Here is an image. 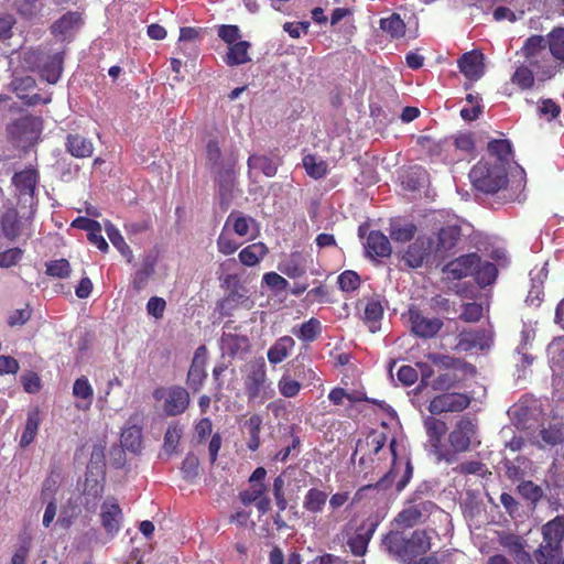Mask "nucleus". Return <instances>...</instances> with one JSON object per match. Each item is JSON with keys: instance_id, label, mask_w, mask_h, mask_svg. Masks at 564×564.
<instances>
[{"instance_id": "nucleus-1", "label": "nucleus", "mask_w": 564, "mask_h": 564, "mask_svg": "<svg viewBox=\"0 0 564 564\" xmlns=\"http://www.w3.org/2000/svg\"><path fill=\"white\" fill-rule=\"evenodd\" d=\"M478 432V422L470 415L460 416L448 433L447 441L449 446L444 448L441 454V462L453 464L458 455L468 452L473 444L478 445L476 441Z\"/></svg>"}, {"instance_id": "nucleus-2", "label": "nucleus", "mask_w": 564, "mask_h": 564, "mask_svg": "<svg viewBox=\"0 0 564 564\" xmlns=\"http://www.w3.org/2000/svg\"><path fill=\"white\" fill-rule=\"evenodd\" d=\"M473 186L485 194H496L508 185V171L502 163L479 161L469 172Z\"/></svg>"}, {"instance_id": "nucleus-3", "label": "nucleus", "mask_w": 564, "mask_h": 564, "mask_svg": "<svg viewBox=\"0 0 564 564\" xmlns=\"http://www.w3.org/2000/svg\"><path fill=\"white\" fill-rule=\"evenodd\" d=\"M221 288L227 295L217 303V308L224 316H230L232 311L249 302L248 289L242 284L238 274L230 273L219 278Z\"/></svg>"}, {"instance_id": "nucleus-4", "label": "nucleus", "mask_w": 564, "mask_h": 564, "mask_svg": "<svg viewBox=\"0 0 564 564\" xmlns=\"http://www.w3.org/2000/svg\"><path fill=\"white\" fill-rule=\"evenodd\" d=\"M153 398L162 401V410L167 416L183 414L189 406L188 391L181 386L159 387L153 391Z\"/></svg>"}, {"instance_id": "nucleus-5", "label": "nucleus", "mask_w": 564, "mask_h": 564, "mask_svg": "<svg viewBox=\"0 0 564 564\" xmlns=\"http://www.w3.org/2000/svg\"><path fill=\"white\" fill-rule=\"evenodd\" d=\"M41 132V121L33 116H23L7 127L9 139L18 147H26L36 141Z\"/></svg>"}, {"instance_id": "nucleus-6", "label": "nucleus", "mask_w": 564, "mask_h": 564, "mask_svg": "<svg viewBox=\"0 0 564 564\" xmlns=\"http://www.w3.org/2000/svg\"><path fill=\"white\" fill-rule=\"evenodd\" d=\"M473 397L467 393L445 391L435 395L429 403L427 410L433 415L442 413L463 412L471 403Z\"/></svg>"}, {"instance_id": "nucleus-7", "label": "nucleus", "mask_w": 564, "mask_h": 564, "mask_svg": "<svg viewBox=\"0 0 564 564\" xmlns=\"http://www.w3.org/2000/svg\"><path fill=\"white\" fill-rule=\"evenodd\" d=\"M436 505L430 500L421 501L403 508L393 519L392 524L398 529H411L425 522Z\"/></svg>"}, {"instance_id": "nucleus-8", "label": "nucleus", "mask_w": 564, "mask_h": 564, "mask_svg": "<svg viewBox=\"0 0 564 564\" xmlns=\"http://www.w3.org/2000/svg\"><path fill=\"white\" fill-rule=\"evenodd\" d=\"M435 240L432 237L419 236L411 242L402 256L404 263L412 269L421 268L427 263L435 252Z\"/></svg>"}, {"instance_id": "nucleus-9", "label": "nucleus", "mask_w": 564, "mask_h": 564, "mask_svg": "<svg viewBox=\"0 0 564 564\" xmlns=\"http://www.w3.org/2000/svg\"><path fill=\"white\" fill-rule=\"evenodd\" d=\"M408 315L411 324V333L423 339L435 337L444 326L441 318L427 317L415 306L409 308Z\"/></svg>"}, {"instance_id": "nucleus-10", "label": "nucleus", "mask_w": 564, "mask_h": 564, "mask_svg": "<svg viewBox=\"0 0 564 564\" xmlns=\"http://www.w3.org/2000/svg\"><path fill=\"white\" fill-rule=\"evenodd\" d=\"M476 368L469 364V367H456L446 371H440L433 378L431 388L434 391H451L452 389L459 388L466 380L467 375H474Z\"/></svg>"}, {"instance_id": "nucleus-11", "label": "nucleus", "mask_w": 564, "mask_h": 564, "mask_svg": "<svg viewBox=\"0 0 564 564\" xmlns=\"http://www.w3.org/2000/svg\"><path fill=\"white\" fill-rule=\"evenodd\" d=\"M207 364V348L205 345L199 346L195 352L189 366L186 384L192 389L193 392H197L204 386L207 378L206 372Z\"/></svg>"}, {"instance_id": "nucleus-12", "label": "nucleus", "mask_w": 564, "mask_h": 564, "mask_svg": "<svg viewBox=\"0 0 564 564\" xmlns=\"http://www.w3.org/2000/svg\"><path fill=\"white\" fill-rule=\"evenodd\" d=\"M479 263V254L476 252L459 256L443 268V273L451 280H462L473 275V271Z\"/></svg>"}, {"instance_id": "nucleus-13", "label": "nucleus", "mask_w": 564, "mask_h": 564, "mask_svg": "<svg viewBox=\"0 0 564 564\" xmlns=\"http://www.w3.org/2000/svg\"><path fill=\"white\" fill-rule=\"evenodd\" d=\"M123 518L118 500L113 497L107 498L101 505L100 522L105 531L111 538L118 534Z\"/></svg>"}, {"instance_id": "nucleus-14", "label": "nucleus", "mask_w": 564, "mask_h": 564, "mask_svg": "<svg viewBox=\"0 0 564 564\" xmlns=\"http://www.w3.org/2000/svg\"><path fill=\"white\" fill-rule=\"evenodd\" d=\"M423 426L432 447V452L436 456L437 460L441 462V454L445 448L442 441L447 432V425L445 421L437 419L432 414L423 420Z\"/></svg>"}, {"instance_id": "nucleus-15", "label": "nucleus", "mask_w": 564, "mask_h": 564, "mask_svg": "<svg viewBox=\"0 0 564 564\" xmlns=\"http://www.w3.org/2000/svg\"><path fill=\"white\" fill-rule=\"evenodd\" d=\"M36 86L35 79L32 76L15 77L10 87L19 99L26 106H35L40 102H51V97L42 98L39 94L30 95L29 91L34 89Z\"/></svg>"}, {"instance_id": "nucleus-16", "label": "nucleus", "mask_w": 564, "mask_h": 564, "mask_svg": "<svg viewBox=\"0 0 564 564\" xmlns=\"http://www.w3.org/2000/svg\"><path fill=\"white\" fill-rule=\"evenodd\" d=\"M431 536L426 530H414L405 538L406 555L403 563H412L414 558L427 553L431 550Z\"/></svg>"}, {"instance_id": "nucleus-17", "label": "nucleus", "mask_w": 564, "mask_h": 564, "mask_svg": "<svg viewBox=\"0 0 564 564\" xmlns=\"http://www.w3.org/2000/svg\"><path fill=\"white\" fill-rule=\"evenodd\" d=\"M236 160L221 163L215 170V181L218 185L219 195L221 198L231 196L232 189L236 184Z\"/></svg>"}, {"instance_id": "nucleus-18", "label": "nucleus", "mask_w": 564, "mask_h": 564, "mask_svg": "<svg viewBox=\"0 0 564 564\" xmlns=\"http://www.w3.org/2000/svg\"><path fill=\"white\" fill-rule=\"evenodd\" d=\"M484 54L477 51L464 53L457 61L459 72L470 80H478L484 75Z\"/></svg>"}, {"instance_id": "nucleus-19", "label": "nucleus", "mask_w": 564, "mask_h": 564, "mask_svg": "<svg viewBox=\"0 0 564 564\" xmlns=\"http://www.w3.org/2000/svg\"><path fill=\"white\" fill-rule=\"evenodd\" d=\"M366 254L371 259L388 258L392 252L389 238L380 230H371L367 237Z\"/></svg>"}, {"instance_id": "nucleus-20", "label": "nucleus", "mask_w": 564, "mask_h": 564, "mask_svg": "<svg viewBox=\"0 0 564 564\" xmlns=\"http://www.w3.org/2000/svg\"><path fill=\"white\" fill-rule=\"evenodd\" d=\"M265 381V364L263 360H261L260 362L251 366L250 372L246 378L245 389L250 401L256 400L260 395Z\"/></svg>"}, {"instance_id": "nucleus-21", "label": "nucleus", "mask_w": 564, "mask_h": 564, "mask_svg": "<svg viewBox=\"0 0 564 564\" xmlns=\"http://www.w3.org/2000/svg\"><path fill=\"white\" fill-rule=\"evenodd\" d=\"M405 538V533L397 528L395 530H390L386 535H383L381 541L384 551L390 556L402 563L406 555Z\"/></svg>"}, {"instance_id": "nucleus-22", "label": "nucleus", "mask_w": 564, "mask_h": 564, "mask_svg": "<svg viewBox=\"0 0 564 564\" xmlns=\"http://www.w3.org/2000/svg\"><path fill=\"white\" fill-rule=\"evenodd\" d=\"M220 346L225 354L231 358L242 357L250 350V341L246 335L224 333Z\"/></svg>"}, {"instance_id": "nucleus-23", "label": "nucleus", "mask_w": 564, "mask_h": 564, "mask_svg": "<svg viewBox=\"0 0 564 564\" xmlns=\"http://www.w3.org/2000/svg\"><path fill=\"white\" fill-rule=\"evenodd\" d=\"M462 228L458 225H447L440 229L437 242L434 245L435 253L452 251L460 241Z\"/></svg>"}, {"instance_id": "nucleus-24", "label": "nucleus", "mask_w": 564, "mask_h": 564, "mask_svg": "<svg viewBox=\"0 0 564 564\" xmlns=\"http://www.w3.org/2000/svg\"><path fill=\"white\" fill-rule=\"evenodd\" d=\"M65 149L72 156L85 159L91 156L94 143L79 133H68L65 140Z\"/></svg>"}, {"instance_id": "nucleus-25", "label": "nucleus", "mask_w": 564, "mask_h": 564, "mask_svg": "<svg viewBox=\"0 0 564 564\" xmlns=\"http://www.w3.org/2000/svg\"><path fill=\"white\" fill-rule=\"evenodd\" d=\"M249 178L253 170H259L267 177H273L278 173L280 160L264 154H251L247 161Z\"/></svg>"}, {"instance_id": "nucleus-26", "label": "nucleus", "mask_w": 564, "mask_h": 564, "mask_svg": "<svg viewBox=\"0 0 564 564\" xmlns=\"http://www.w3.org/2000/svg\"><path fill=\"white\" fill-rule=\"evenodd\" d=\"M546 50V39L542 35L534 34L524 41L521 53L528 64H538V58H540L541 55H545Z\"/></svg>"}, {"instance_id": "nucleus-27", "label": "nucleus", "mask_w": 564, "mask_h": 564, "mask_svg": "<svg viewBox=\"0 0 564 564\" xmlns=\"http://www.w3.org/2000/svg\"><path fill=\"white\" fill-rule=\"evenodd\" d=\"M383 312L382 303L378 297H371L367 301L362 321L371 333L380 329Z\"/></svg>"}, {"instance_id": "nucleus-28", "label": "nucleus", "mask_w": 564, "mask_h": 564, "mask_svg": "<svg viewBox=\"0 0 564 564\" xmlns=\"http://www.w3.org/2000/svg\"><path fill=\"white\" fill-rule=\"evenodd\" d=\"M378 523L371 522L366 531L359 528L355 535L350 536L347 545L355 556H362L367 552L368 544L377 529Z\"/></svg>"}, {"instance_id": "nucleus-29", "label": "nucleus", "mask_w": 564, "mask_h": 564, "mask_svg": "<svg viewBox=\"0 0 564 564\" xmlns=\"http://www.w3.org/2000/svg\"><path fill=\"white\" fill-rule=\"evenodd\" d=\"M37 182L39 174L37 171L33 167H28L21 172L14 173L12 176V184L21 194L24 195H33Z\"/></svg>"}, {"instance_id": "nucleus-30", "label": "nucleus", "mask_w": 564, "mask_h": 564, "mask_svg": "<svg viewBox=\"0 0 564 564\" xmlns=\"http://www.w3.org/2000/svg\"><path fill=\"white\" fill-rule=\"evenodd\" d=\"M295 346V341L291 336H282L269 348L267 356L272 365H278L289 357Z\"/></svg>"}, {"instance_id": "nucleus-31", "label": "nucleus", "mask_w": 564, "mask_h": 564, "mask_svg": "<svg viewBox=\"0 0 564 564\" xmlns=\"http://www.w3.org/2000/svg\"><path fill=\"white\" fill-rule=\"evenodd\" d=\"M63 62L62 53L47 56L40 69L41 77L50 84H56L63 72Z\"/></svg>"}, {"instance_id": "nucleus-32", "label": "nucleus", "mask_w": 564, "mask_h": 564, "mask_svg": "<svg viewBox=\"0 0 564 564\" xmlns=\"http://www.w3.org/2000/svg\"><path fill=\"white\" fill-rule=\"evenodd\" d=\"M251 47L248 41H238L228 46V52L224 56V62L228 66L242 65L250 62L249 50Z\"/></svg>"}, {"instance_id": "nucleus-33", "label": "nucleus", "mask_w": 564, "mask_h": 564, "mask_svg": "<svg viewBox=\"0 0 564 564\" xmlns=\"http://www.w3.org/2000/svg\"><path fill=\"white\" fill-rule=\"evenodd\" d=\"M542 533L545 543L561 546L564 539V516H557L544 524Z\"/></svg>"}, {"instance_id": "nucleus-34", "label": "nucleus", "mask_w": 564, "mask_h": 564, "mask_svg": "<svg viewBox=\"0 0 564 564\" xmlns=\"http://www.w3.org/2000/svg\"><path fill=\"white\" fill-rule=\"evenodd\" d=\"M323 327L319 319L311 317L300 326L292 328V334L305 343L315 341L322 334Z\"/></svg>"}, {"instance_id": "nucleus-35", "label": "nucleus", "mask_w": 564, "mask_h": 564, "mask_svg": "<svg viewBox=\"0 0 564 564\" xmlns=\"http://www.w3.org/2000/svg\"><path fill=\"white\" fill-rule=\"evenodd\" d=\"M498 275V269L495 263L482 260L479 257V263L477 264L476 269L473 271V275L476 283L480 288L488 286L492 284Z\"/></svg>"}, {"instance_id": "nucleus-36", "label": "nucleus", "mask_w": 564, "mask_h": 564, "mask_svg": "<svg viewBox=\"0 0 564 564\" xmlns=\"http://www.w3.org/2000/svg\"><path fill=\"white\" fill-rule=\"evenodd\" d=\"M327 498L328 495L326 491L315 487L310 488L304 496L303 508L312 514L322 513L326 506Z\"/></svg>"}, {"instance_id": "nucleus-37", "label": "nucleus", "mask_w": 564, "mask_h": 564, "mask_svg": "<svg viewBox=\"0 0 564 564\" xmlns=\"http://www.w3.org/2000/svg\"><path fill=\"white\" fill-rule=\"evenodd\" d=\"M269 250L263 242H254L245 247L238 254L240 262L247 267L257 265L267 254Z\"/></svg>"}, {"instance_id": "nucleus-38", "label": "nucleus", "mask_w": 564, "mask_h": 564, "mask_svg": "<svg viewBox=\"0 0 564 564\" xmlns=\"http://www.w3.org/2000/svg\"><path fill=\"white\" fill-rule=\"evenodd\" d=\"M279 270L290 279H297L306 273L305 258L300 252H293Z\"/></svg>"}, {"instance_id": "nucleus-39", "label": "nucleus", "mask_w": 564, "mask_h": 564, "mask_svg": "<svg viewBox=\"0 0 564 564\" xmlns=\"http://www.w3.org/2000/svg\"><path fill=\"white\" fill-rule=\"evenodd\" d=\"M487 151L496 159L495 163H502L507 167L512 155V145L507 139H495L488 142Z\"/></svg>"}, {"instance_id": "nucleus-40", "label": "nucleus", "mask_w": 564, "mask_h": 564, "mask_svg": "<svg viewBox=\"0 0 564 564\" xmlns=\"http://www.w3.org/2000/svg\"><path fill=\"white\" fill-rule=\"evenodd\" d=\"M41 423L40 412L37 409L28 412L26 422L23 429V432L20 437L19 445L22 448L28 447L31 443H33L35 436L37 435L39 426Z\"/></svg>"}, {"instance_id": "nucleus-41", "label": "nucleus", "mask_w": 564, "mask_h": 564, "mask_svg": "<svg viewBox=\"0 0 564 564\" xmlns=\"http://www.w3.org/2000/svg\"><path fill=\"white\" fill-rule=\"evenodd\" d=\"M261 426H262V417L259 414H252L243 423V427L247 430L248 436H249L248 441H247V447L251 452H256L260 447Z\"/></svg>"}, {"instance_id": "nucleus-42", "label": "nucleus", "mask_w": 564, "mask_h": 564, "mask_svg": "<svg viewBox=\"0 0 564 564\" xmlns=\"http://www.w3.org/2000/svg\"><path fill=\"white\" fill-rule=\"evenodd\" d=\"M556 62L557 61L552 57L549 50H546V54L541 55L540 58H538V64H529V66H531L535 70L536 75L544 80L552 78L560 70V65H557Z\"/></svg>"}, {"instance_id": "nucleus-43", "label": "nucleus", "mask_w": 564, "mask_h": 564, "mask_svg": "<svg viewBox=\"0 0 564 564\" xmlns=\"http://www.w3.org/2000/svg\"><path fill=\"white\" fill-rule=\"evenodd\" d=\"M547 50L552 57L564 64V28H556L547 35Z\"/></svg>"}, {"instance_id": "nucleus-44", "label": "nucleus", "mask_w": 564, "mask_h": 564, "mask_svg": "<svg viewBox=\"0 0 564 564\" xmlns=\"http://www.w3.org/2000/svg\"><path fill=\"white\" fill-rule=\"evenodd\" d=\"M105 229H106V234H107L109 240L111 241V243L118 249V251L124 258H127L128 262H131L133 259L132 250L124 241L119 229L110 221H106Z\"/></svg>"}, {"instance_id": "nucleus-45", "label": "nucleus", "mask_w": 564, "mask_h": 564, "mask_svg": "<svg viewBox=\"0 0 564 564\" xmlns=\"http://www.w3.org/2000/svg\"><path fill=\"white\" fill-rule=\"evenodd\" d=\"M518 494L533 507L544 497V490L532 480H522L517 486Z\"/></svg>"}, {"instance_id": "nucleus-46", "label": "nucleus", "mask_w": 564, "mask_h": 564, "mask_svg": "<svg viewBox=\"0 0 564 564\" xmlns=\"http://www.w3.org/2000/svg\"><path fill=\"white\" fill-rule=\"evenodd\" d=\"M427 359L431 364L437 368L436 373L440 371H446L456 367H469V364L448 355L431 352L427 355Z\"/></svg>"}, {"instance_id": "nucleus-47", "label": "nucleus", "mask_w": 564, "mask_h": 564, "mask_svg": "<svg viewBox=\"0 0 564 564\" xmlns=\"http://www.w3.org/2000/svg\"><path fill=\"white\" fill-rule=\"evenodd\" d=\"M380 29L392 39H400L405 34V23L398 13H392L389 18L381 19Z\"/></svg>"}, {"instance_id": "nucleus-48", "label": "nucleus", "mask_w": 564, "mask_h": 564, "mask_svg": "<svg viewBox=\"0 0 564 564\" xmlns=\"http://www.w3.org/2000/svg\"><path fill=\"white\" fill-rule=\"evenodd\" d=\"M417 228L413 223H392L390 228V237L395 242H408L411 241L415 236Z\"/></svg>"}, {"instance_id": "nucleus-49", "label": "nucleus", "mask_w": 564, "mask_h": 564, "mask_svg": "<svg viewBox=\"0 0 564 564\" xmlns=\"http://www.w3.org/2000/svg\"><path fill=\"white\" fill-rule=\"evenodd\" d=\"M511 82L522 90L532 88L535 82L533 68L529 64L520 65L511 76Z\"/></svg>"}, {"instance_id": "nucleus-50", "label": "nucleus", "mask_w": 564, "mask_h": 564, "mask_svg": "<svg viewBox=\"0 0 564 564\" xmlns=\"http://www.w3.org/2000/svg\"><path fill=\"white\" fill-rule=\"evenodd\" d=\"M142 434L141 430L137 426H131L121 433V445L132 452L138 453L141 449Z\"/></svg>"}, {"instance_id": "nucleus-51", "label": "nucleus", "mask_w": 564, "mask_h": 564, "mask_svg": "<svg viewBox=\"0 0 564 564\" xmlns=\"http://www.w3.org/2000/svg\"><path fill=\"white\" fill-rule=\"evenodd\" d=\"M303 166L306 173L315 180L324 177L328 172L327 163L324 160L317 161L312 154L303 158Z\"/></svg>"}, {"instance_id": "nucleus-52", "label": "nucleus", "mask_w": 564, "mask_h": 564, "mask_svg": "<svg viewBox=\"0 0 564 564\" xmlns=\"http://www.w3.org/2000/svg\"><path fill=\"white\" fill-rule=\"evenodd\" d=\"M252 221H253V219L251 217H247V216L241 215L240 213L232 212L228 216L225 227L228 226L229 224H231L234 231L238 236L245 237L248 235L249 229H250V224Z\"/></svg>"}, {"instance_id": "nucleus-53", "label": "nucleus", "mask_w": 564, "mask_h": 564, "mask_svg": "<svg viewBox=\"0 0 564 564\" xmlns=\"http://www.w3.org/2000/svg\"><path fill=\"white\" fill-rule=\"evenodd\" d=\"M561 546L545 543L536 552L535 558L539 564H558Z\"/></svg>"}, {"instance_id": "nucleus-54", "label": "nucleus", "mask_w": 564, "mask_h": 564, "mask_svg": "<svg viewBox=\"0 0 564 564\" xmlns=\"http://www.w3.org/2000/svg\"><path fill=\"white\" fill-rule=\"evenodd\" d=\"M301 388V383L288 373H284L278 382L279 392L284 398H295L300 393Z\"/></svg>"}, {"instance_id": "nucleus-55", "label": "nucleus", "mask_w": 564, "mask_h": 564, "mask_svg": "<svg viewBox=\"0 0 564 564\" xmlns=\"http://www.w3.org/2000/svg\"><path fill=\"white\" fill-rule=\"evenodd\" d=\"M337 283L343 292H352L360 286V276L352 270H346L338 275Z\"/></svg>"}, {"instance_id": "nucleus-56", "label": "nucleus", "mask_w": 564, "mask_h": 564, "mask_svg": "<svg viewBox=\"0 0 564 564\" xmlns=\"http://www.w3.org/2000/svg\"><path fill=\"white\" fill-rule=\"evenodd\" d=\"M70 264L66 259L53 260L46 263V273L50 276L65 279L70 274Z\"/></svg>"}, {"instance_id": "nucleus-57", "label": "nucleus", "mask_w": 564, "mask_h": 564, "mask_svg": "<svg viewBox=\"0 0 564 564\" xmlns=\"http://www.w3.org/2000/svg\"><path fill=\"white\" fill-rule=\"evenodd\" d=\"M217 35L223 42H225L229 46L240 41L241 32L238 25L221 24L217 26Z\"/></svg>"}, {"instance_id": "nucleus-58", "label": "nucleus", "mask_w": 564, "mask_h": 564, "mask_svg": "<svg viewBox=\"0 0 564 564\" xmlns=\"http://www.w3.org/2000/svg\"><path fill=\"white\" fill-rule=\"evenodd\" d=\"M267 494V486L263 482L254 484L249 489L239 494V499L245 506H250Z\"/></svg>"}, {"instance_id": "nucleus-59", "label": "nucleus", "mask_w": 564, "mask_h": 564, "mask_svg": "<svg viewBox=\"0 0 564 564\" xmlns=\"http://www.w3.org/2000/svg\"><path fill=\"white\" fill-rule=\"evenodd\" d=\"M73 394L76 398L88 400L91 403L94 390L85 376L77 378L73 384Z\"/></svg>"}, {"instance_id": "nucleus-60", "label": "nucleus", "mask_w": 564, "mask_h": 564, "mask_svg": "<svg viewBox=\"0 0 564 564\" xmlns=\"http://www.w3.org/2000/svg\"><path fill=\"white\" fill-rule=\"evenodd\" d=\"M183 430L178 424L169 425L165 435H164V448L167 452H175L177 448Z\"/></svg>"}, {"instance_id": "nucleus-61", "label": "nucleus", "mask_w": 564, "mask_h": 564, "mask_svg": "<svg viewBox=\"0 0 564 564\" xmlns=\"http://www.w3.org/2000/svg\"><path fill=\"white\" fill-rule=\"evenodd\" d=\"M454 470L460 475L482 476L487 471V467L479 460H467L460 463Z\"/></svg>"}, {"instance_id": "nucleus-62", "label": "nucleus", "mask_w": 564, "mask_h": 564, "mask_svg": "<svg viewBox=\"0 0 564 564\" xmlns=\"http://www.w3.org/2000/svg\"><path fill=\"white\" fill-rule=\"evenodd\" d=\"M199 460L193 453H188L183 459L181 470L185 479L192 480L198 475Z\"/></svg>"}, {"instance_id": "nucleus-63", "label": "nucleus", "mask_w": 564, "mask_h": 564, "mask_svg": "<svg viewBox=\"0 0 564 564\" xmlns=\"http://www.w3.org/2000/svg\"><path fill=\"white\" fill-rule=\"evenodd\" d=\"M154 273V265L150 262H145L142 264V267L135 272L132 285L133 289L137 291L142 290L149 278Z\"/></svg>"}, {"instance_id": "nucleus-64", "label": "nucleus", "mask_w": 564, "mask_h": 564, "mask_svg": "<svg viewBox=\"0 0 564 564\" xmlns=\"http://www.w3.org/2000/svg\"><path fill=\"white\" fill-rule=\"evenodd\" d=\"M387 442V435L382 432L371 431L366 437V446L371 454L377 455Z\"/></svg>"}]
</instances>
